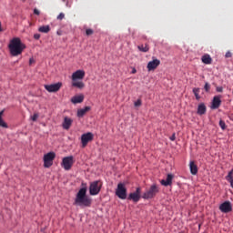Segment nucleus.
<instances>
[{"instance_id":"7ed1b4c3","label":"nucleus","mask_w":233,"mask_h":233,"mask_svg":"<svg viewBox=\"0 0 233 233\" xmlns=\"http://www.w3.org/2000/svg\"><path fill=\"white\" fill-rule=\"evenodd\" d=\"M157 192H159V187H157V185L153 184L148 190H147L143 195V199H152Z\"/></svg>"},{"instance_id":"2f4dec72","label":"nucleus","mask_w":233,"mask_h":233,"mask_svg":"<svg viewBox=\"0 0 233 233\" xmlns=\"http://www.w3.org/2000/svg\"><path fill=\"white\" fill-rule=\"evenodd\" d=\"M135 106H141L142 102L141 99H137L135 103H134Z\"/></svg>"},{"instance_id":"ddd939ff","label":"nucleus","mask_w":233,"mask_h":233,"mask_svg":"<svg viewBox=\"0 0 233 233\" xmlns=\"http://www.w3.org/2000/svg\"><path fill=\"white\" fill-rule=\"evenodd\" d=\"M85 79V70H76L72 74V81H77Z\"/></svg>"},{"instance_id":"c85d7f7f","label":"nucleus","mask_w":233,"mask_h":233,"mask_svg":"<svg viewBox=\"0 0 233 233\" xmlns=\"http://www.w3.org/2000/svg\"><path fill=\"white\" fill-rule=\"evenodd\" d=\"M204 90H205L206 92H210V84H208V82H206V83H205Z\"/></svg>"},{"instance_id":"c9c22d12","label":"nucleus","mask_w":233,"mask_h":233,"mask_svg":"<svg viewBox=\"0 0 233 233\" xmlns=\"http://www.w3.org/2000/svg\"><path fill=\"white\" fill-rule=\"evenodd\" d=\"M225 57L228 58V57H232V53L230 51H228L225 55Z\"/></svg>"},{"instance_id":"f257e3e1","label":"nucleus","mask_w":233,"mask_h":233,"mask_svg":"<svg viewBox=\"0 0 233 233\" xmlns=\"http://www.w3.org/2000/svg\"><path fill=\"white\" fill-rule=\"evenodd\" d=\"M74 205L82 208L92 207V198L86 196V187L79 189L76 196Z\"/></svg>"},{"instance_id":"6e6552de","label":"nucleus","mask_w":233,"mask_h":233,"mask_svg":"<svg viewBox=\"0 0 233 233\" xmlns=\"http://www.w3.org/2000/svg\"><path fill=\"white\" fill-rule=\"evenodd\" d=\"M94 140V134L91 132L85 133L81 136V143H82V148H85L90 143V141Z\"/></svg>"},{"instance_id":"f3484780","label":"nucleus","mask_w":233,"mask_h":233,"mask_svg":"<svg viewBox=\"0 0 233 233\" xmlns=\"http://www.w3.org/2000/svg\"><path fill=\"white\" fill-rule=\"evenodd\" d=\"M83 101H85V96L83 95L75 96L71 98V103H73V105L83 103Z\"/></svg>"},{"instance_id":"5701e85b","label":"nucleus","mask_w":233,"mask_h":233,"mask_svg":"<svg viewBox=\"0 0 233 233\" xmlns=\"http://www.w3.org/2000/svg\"><path fill=\"white\" fill-rule=\"evenodd\" d=\"M72 86H75V88L83 89V88H85V83H83V81L76 80V81H73Z\"/></svg>"},{"instance_id":"39448f33","label":"nucleus","mask_w":233,"mask_h":233,"mask_svg":"<svg viewBox=\"0 0 233 233\" xmlns=\"http://www.w3.org/2000/svg\"><path fill=\"white\" fill-rule=\"evenodd\" d=\"M54 159H56V154L54 152H49L44 155V167L45 168H50L54 165Z\"/></svg>"},{"instance_id":"20e7f679","label":"nucleus","mask_w":233,"mask_h":233,"mask_svg":"<svg viewBox=\"0 0 233 233\" xmlns=\"http://www.w3.org/2000/svg\"><path fill=\"white\" fill-rule=\"evenodd\" d=\"M99 183H101L99 180H96L90 183V186H89L90 196H97V194L101 192V187H103V185Z\"/></svg>"},{"instance_id":"393cba45","label":"nucleus","mask_w":233,"mask_h":233,"mask_svg":"<svg viewBox=\"0 0 233 233\" xmlns=\"http://www.w3.org/2000/svg\"><path fill=\"white\" fill-rule=\"evenodd\" d=\"M38 32L42 34H48L50 32V25H42L38 28Z\"/></svg>"},{"instance_id":"7c9ffc66","label":"nucleus","mask_w":233,"mask_h":233,"mask_svg":"<svg viewBox=\"0 0 233 233\" xmlns=\"http://www.w3.org/2000/svg\"><path fill=\"white\" fill-rule=\"evenodd\" d=\"M57 19H58L59 21H62V19H65V14L60 13V14L57 15Z\"/></svg>"},{"instance_id":"4c0bfd02","label":"nucleus","mask_w":233,"mask_h":233,"mask_svg":"<svg viewBox=\"0 0 233 233\" xmlns=\"http://www.w3.org/2000/svg\"><path fill=\"white\" fill-rule=\"evenodd\" d=\"M34 14H35V15H39L41 13L39 12L38 9L35 8V9H34Z\"/></svg>"},{"instance_id":"a19ab883","label":"nucleus","mask_w":233,"mask_h":233,"mask_svg":"<svg viewBox=\"0 0 233 233\" xmlns=\"http://www.w3.org/2000/svg\"><path fill=\"white\" fill-rule=\"evenodd\" d=\"M0 32H3V29L1 28V22H0Z\"/></svg>"},{"instance_id":"473e14b6","label":"nucleus","mask_w":233,"mask_h":233,"mask_svg":"<svg viewBox=\"0 0 233 233\" xmlns=\"http://www.w3.org/2000/svg\"><path fill=\"white\" fill-rule=\"evenodd\" d=\"M37 117H39V115L34 114V115L31 116V119H32V121H37Z\"/></svg>"},{"instance_id":"f704fd0d","label":"nucleus","mask_w":233,"mask_h":233,"mask_svg":"<svg viewBox=\"0 0 233 233\" xmlns=\"http://www.w3.org/2000/svg\"><path fill=\"white\" fill-rule=\"evenodd\" d=\"M217 92L222 93L223 92V86H217L216 87Z\"/></svg>"},{"instance_id":"423d86ee","label":"nucleus","mask_w":233,"mask_h":233,"mask_svg":"<svg viewBox=\"0 0 233 233\" xmlns=\"http://www.w3.org/2000/svg\"><path fill=\"white\" fill-rule=\"evenodd\" d=\"M116 196H117L119 199H127V187H125L124 183L117 184V187L116 189Z\"/></svg>"},{"instance_id":"a878e982","label":"nucleus","mask_w":233,"mask_h":233,"mask_svg":"<svg viewBox=\"0 0 233 233\" xmlns=\"http://www.w3.org/2000/svg\"><path fill=\"white\" fill-rule=\"evenodd\" d=\"M200 90H201V89L198 88V87H194V88H193V94H194V96H195L197 101H199V99H201V96H199Z\"/></svg>"},{"instance_id":"6ab92c4d","label":"nucleus","mask_w":233,"mask_h":233,"mask_svg":"<svg viewBox=\"0 0 233 233\" xmlns=\"http://www.w3.org/2000/svg\"><path fill=\"white\" fill-rule=\"evenodd\" d=\"M91 108L90 106H85L84 108L78 109L76 113L77 117H83L86 112H90Z\"/></svg>"},{"instance_id":"58836bf2","label":"nucleus","mask_w":233,"mask_h":233,"mask_svg":"<svg viewBox=\"0 0 233 233\" xmlns=\"http://www.w3.org/2000/svg\"><path fill=\"white\" fill-rule=\"evenodd\" d=\"M64 3H66V6H70L69 5H68V0H62Z\"/></svg>"},{"instance_id":"ea45409f","label":"nucleus","mask_w":233,"mask_h":233,"mask_svg":"<svg viewBox=\"0 0 233 233\" xmlns=\"http://www.w3.org/2000/svg\"><path fill=\"white\" fill-rule=\"evenodd\" d=\"M136 72H137V70H136V68H134V69L132 70V74H136Z\"/></svg>"},{"instance_id":"4468645a","label":"nucleus","mask_w":233,"mask_h":233,"mask_svg":"<svg viewBox=\"0 0 233 233\" xmlns=\"http://www.w3.org/2000/svg\"><path fill=\"white\" fill-rule=\"evenodd\" d=\"M221 106V96H216L213 97L212 103H211V109L216 110Z\"/></svg>"},{"instance_id":"0eeeda50","label":"nucleus","mask_w":233,"mask_h":233,"mask_svg":"<svg viewBox=\"0 0 233 233\" xmlns=\"http://www.w3.org/2000/svg\"><path fill=\"white\" fill-rule=\"evenodd\" d=\"M61 165L65 170H70V168H72V167L74 165V157H72V156L65 157L62 159Z\"/></svg>"},{"instance_id":"a211bd4d","label":"nucleus","mask_w":233,"mask_h":233,"mask_svg":"<svg viewBox=\"0 0 233 233\" xmlns=\"http://www.w3.org/2000/svg\"><path fill=\"white\" fill-rule=\"evenodd\" d=\"M197 114H198V116H205V114H207V106H205V103L198 105Z\"/></svg>"},{"instance_id":"412c9836","label":"nucleus","mask_w":233,"mask_h":233,"mask_svg":"<svg viewBox=\"0 0 233 233\" xmlns=\"http://www.w3.org/2000/svg\"><path fill=\"white\" fill-rule=\"evenodd\" d=\"M202 63H204V65H212V57H210V55H204L202 56Z\"/></svg>"},{"instance_id":"2eb2a0df","label":"nucleus","mask_w":233,"mask_h":233,"mask_svg":"<svg viewBox=\"0 0 233 233\" xmlns=\"http://www.w3.org/2000/svg\"><path fill=\"white\" fill-rule=\"evenodd\" d=\"M74 121L72 120V118L68 117V116H66L64 118V122L62 124V127H63V129L64 130H69L70 129V127H72V123Z\"/></svg>"},{"instance_id":"bb28decb","label":"nucleus","mask_w":233,"mask_h":233,"mask_svg":"<svg viewBox=\"0 0 233 233\" xmlns=\"http://www.w3.org/2000/svg\"><path fill=\"white\" fill-rule=\"evenodd\" d=\"M137 48L140 52H148V50H150V47H148V45H140V46H137Z\"/></svg>"},{"instance_id":"4be33fe9","label":"nucleus","mask_w":233,"mask_h":233,"mask_svg":"<svg viewBox=\"0 0 233 233\" xmlns=\"http://www.w3.org/2000/svg\"><path fill=\"white\" fill-rule=\"evenodd\" d=\"M226 180L230 183L231 188H233V169H231L228 173V176H226Z\"/></svg>"},{"instance_id":"1a4fd4ad","label":"nucleus","mask_w":233,"mask_h":233,"mask_svg":"<svg viewBox=\"0 0 233 233\" xmlns=\"http://www.w3.org/2000/svg\"><path fill=\"white\" fill-rule=\"evenodd\" d=\"M127 199L129 201H134V203H137L139 199H141V187H137L135 192L130 193Z\"/></svg>"},{"instance_id":"f03ea898","label":"nucleus","mask_w":233,"mask_h":233,"mask_svg":"<svg viewBox=\"0 0 233 233\" xmlns=\"http://www.w3.org/2000/svg\"><path fill=\"white\" fill-rule=\"evenodd\" d=\"M8 48L10 55L13 57H17V56H21V54H23V50H25L26 46L25 44L21 43L20 38H13L8 45Z\"/></svg>"},{"instance_id":"79ce46f5","label":"nucleus","mask_w":233,"mask_h":233,"mask_svg":"<svg viewBox=\"0 0 233 233\" xmlns=\"http://www.w3.org/2000/svg\"><path fill=\"white\" fill-rule=\"evenodd\" d=\"M32 61H33V60H32V58H31V59L29 60V63L32 64Z\"/></svg>"},{"instance_id":"9d476101","label":"nucleus","mask_w":233,"mask_h":233,"mask_svg":"<svg viewBox=\"0 0 233 233\" xmlns=\"http://www.w3.org/2000/svg\"><path fill=\"white\" fill-rule=\"evenodd\" d=\"M61 86H63V83L58 82L56 84L46 85L45 88L47 92H59L61 90Z\"/></svg>"},{"instance_id":"e433bc0d","label":"nucleus","mask_w":233,"mask_h":233,"mask_svg":"<svg viewBox=\"0 0 233 233\" xmlns=\"http://www.w3.org/2000/svg\"><path fill=\"white\" fill-rule=\"evenodd\" d=\"M170 141H176V133H174L170 137Z\"/></svg>"},{"instance_id":"9b49d317","label":"nucleus","mask_w":233,"mask_h":233,"mask_svg":"<svg viewBox=\"0 0 233 233\" xmlns=\"http://www.w3.org/2000/svg\"><path fill=\"white\" fill-rule=\"evenodd\" d=\"M219 210L224 214H228V212H232V204L229 201H225L219 206Z\"/></svg>"},{"instance_id":"cd10ccee","label":"nucleus","mask_w":233,"mask_h":233,"mask_svg":"<svg viewBox=\"0 0 233 233\" xmlns=\"http://www.w3.org/2000/svg\"><path fill=\"white\" fill-rule=\"evenodd\" d=\"M219 127L222 130H225L227 128V125L225 124V121L219 120Z\"/></svg>"},{"instance_id":"aec40b11","label":"nucleus","mask_w":233,"mask_h":233,"mask_svg":"<svg viewBox=\"0 0 233 233\" xmlns=\"http://www.w3.org/2000/svg\"><path fill=\"white\" fill-rule=\"evenodd\" d=\"M189 168L192 176H196V174H198V166L196 165V163H194V161H190Z\"/></svg>"},{"instance_id":"c756f323","label":"nucleus","mask_w":233,"mask_h":233,"mask_svg":"<svg viewBox=\"0 0 233 233\" xmlns=\"http://www.w3.org/2000/svg\"><path fill=\"white\" fill-rule=\"evenodd\" d=\"M94 34V31L90 28L86 30V35H92Z\"/></svg>"},{"instance_id":"72a5a7b5","label":"nucleus","mask_w":233,"mask_h":233,"mask_svg":"<svg viewBox=\"0 0 233 233\" xmlns=\"http://www.w3.org/2000/svg\"><path fill=\"white\" fill-rule=\"evenodd\" d=\"M34 39H36V40L41 39V35L40 34H35L34 35Z\"/></svg>"},{"instance_id":"dca6fc26","label":"nucleus","mask_w":233,"mask_h":233,"mask_svg":"<svg viewBox=\"0 0 233 233\" xmlns=\"http://www.w3.org/2000/svg\"><path fill=\"white\" fill-rule=\"evenodd\" d=\"M172 179H174V175L168 174L166 180L163 179L160 181V183H161V185H163V187H168V186L172 185Z\"/></svg>"},{"instance_id":"b1692460","label":"nucleus","mask_w":233,"mask_h":233,"mask_svg":"<svg viewBox=\"0 0 233 233\" xmlns=\"http://www.w3.org/2000/svg\"><path fill=\"white\" fill-rule=\"evenodd\" d=\"M4 113H5V111L0 112V127L2 128H8V124H6V122H5V120L3 119Z\"/></svg>"},{"instance_id":"f8f14e48","label":"nucleus","mask_w":233,"mask_h":233,"mask_svg":"<svg viewBox=\"0 0 233 233\" xmlns=\"http://www.w3.org/2000/svg\"><path fill=\"white\" fill-rule=\"evenodd\" d=\"M159 65H161V61H159V59L155 58L152 61L147 63V68L148 72H152V70H156V68H157Z\"/></svg>"}]
</instances>
